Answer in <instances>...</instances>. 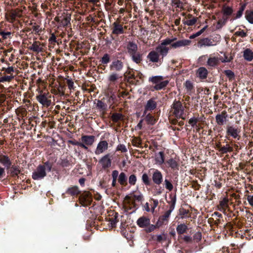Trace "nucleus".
<instances>
[{
	"mask_svg": "<svg viewBox=\"0 0 253 253\" xmlns=\"http://www.w3.org/2000/svg\"><path fill=\"white\" fill-rule=\"evenodd\" d=\"M52 165L53 162L50 161L43 162L39 165L33 172L32 178L35 180H39L44 178L46 175V172L51 170Z\"/></svg>",
	"mask_w": 253,
	"mask_h": 253,
	"instance_id": "nucleus-1",
	"label": "nucleus"
},
{
	"mask_svg": "<svg viewBox=\"0 0 253 253\" xmlns=\"http://www.w3.org/2000/svg\"><path fill=\"white\" fill-rule=\"evenodd\" d=\"M176 40V38L172 39L167 38L163 40L156 48V50L158 51L160 55H162V57L166 56L168 54L170 49V48L167 47V45L170 44Z\"/></svg>",
	"mask_w": 253,
	"mask_h": 253,
	"instance_id": "nucleus-2",
	"label": "nucleus"
},
{
	"mask_svg": "<svg viewBox=\"0 0 253 253\" xmlns=\"http://www.w3.org/2000/svg\"><path fill=\"white\" fill-rule=\"evenodd\" d=\"M172 112L177 118L185 119L184 117V107L179 101H174L172 106Z\"/></svg>",
	"mask_w": 253,
	"mask_h": 253,
	"instance_id": "nucleus-3",
	"label": "nucleus"
},
{
	"mask_svg": "<svg viewBox=\"0 0 253 253\" xmlns=\"http://www.w3.org/2000/svg\"><path fill=\"white\" fill-rule=\"evenodd\" d=\"M163 77L158 76L150 78L149 81L155 84L154 88L156 90H161L165 87L169 83L168 81H163Z\"/></svg>",
	"mask_w": 253,
	"mask_h": 253,
	"instance_id": "nucleus-4",
	"label": "nucleus"
},
{
	"mask_svg": "<svg viewBox=\"0 0 253 253\" xmlns=\"http://www.w3.org/2000/svg\"><path fill=\"white\" fill-rule=\"evenodd\" d=\"M40 94L36 96L38 101L42 106L49 107L51 103V100L48 99V93H43L42 90L39 91Z\"/></svg>",
	"mask_w": 253,
	"mask_h": 253,
	"instance_id": "nucleus-5",
	"label": "nucleus"
},
{
	"mask_svg": "<svg viewBox=\"0 0 253 253\" xmlns=\"http://www.w3.org/2000/svg\"><path fill=\"white\" fill-rule=\"evenodd\" d=\"M220 61V58L215 56L214 54H210L208 56L206 66L209 69L215 68L217 66Z\"/></svg>",
	"mask_w": 253,
	"mask_h": 253,
	"instance_id": "nucleus-6",
	"label": "nucleus"
},
{
	"mask_svg": "<svg viewBox=\"0 0 253 253\" xmlns=\"http://www.w3.org/2000/svg\"><path fill=\"white\" fill-rule=\"evenodd\" d=\"M217 42L213 39L209 38H205L200 39L198 42V46L201 48L207 46H214L216 45Z\"/></svg>",
	"mask_w": 253,
	"mask_h": 253,
	"instance_id": "nucleus-7",
	"label": "nucleus"
},
{
	"mask_svg": "<svg viewBox=\"0 0 253 253\" xmlns=\"http://www.w3.org/2000/svg\"><path fill=\"white\" fill-rule=\"evenodd\" d=\"M22 16L21 11L18 9L11 10L6 15L7 20L10 23H13L17 17H20Z\"/></svg>",
	"mask_w": 253,
	"mask_h": 253,
	"instance_id": "nucleus-8",
	"label": "nucleus"
},
{
	"mask_svg": "<svg viewBox=\"0 0 253 253\" xmlns=\"http://www.w3.org/2000/svg\"><path fill=\"white\" fill-rule=\"evenodd\" d=\"M153 170L152 180L154 183L159 185L163 181V175L158 169H152Z\"/></svg>",
	"mask_w": 253,
	"mask_h": 253,
	"instance_id": "nucleus-9",
	"label": "nucleus"
},
{
	"mask_svg": "<svg viewBox=\"0 0 253 253\" xmlns=\"http://www.w3.org/2000/svg\"><path fill=\"white\" fill-rule=\"evenodd\" d=\"M228 115L226 111H223L215 116L216 122L219 126H222L227 121Z\"/></svg>",
	"mask_w": 253,
	"mask_h": 253,
	"instance_id": "nucleus-10",
	"label": "nucleus"
},
{
	"mask_svg": "<svg viewBox=\"0 0 253 253\" xmlns=\"http://www.w3.org/2000/svg\"><path fill=\"white\" fill-rule=\"evenodd\" d=\"M157 163L159 164H164L167 167H170L172 169H177L178 164L174 159H169L166 162L165 159H158Z\"/></svg>",
	"mask_w": 253,
	"mask_h": 253,
	"instance_id": "nucleus-11",
	"label": "nucleus"
},
{
	"mask_svg": "<svg viewBox=\"0 0 253 253\" xmlns=\"http://www.w3.org/2000/svg\"><path fill=\"white\" fill-rule=\"evenodd\" d=\"M108 147V143L105 140L100 141L97 144L95 153L96 155H99L106 151Z\"/></svg>",
	"mask_w": 253,
	"mask_h": 253,
	"instance_id": "nucleus-12",
	"label": "nucleus"
},
{
	"mask_svg": "<svg viewBox=\"0 0 253 253\" xmlns=\"http://www.w3.org/2000/svg\"><path fill=\"white\" fill-rule=\"evenodd\" d=\"M191 41L188 40H181L173 42L170 43V47L173 48H177L178 47L189 45L190 44Z\"/></svg>",
	"mask_w": 253,
	"mask_h": 253,
	"instance_id": "nucleus-13",
	"label": "nucleus"
},
{
	"mask_svg": "<svg viewBox=\"0 0 253 253\" xmlns=\"http://www.w3.org/2000/svg\"><path fill=\"white\" fill-rule=\"evenodd\" d=\"M82 143L85 146H91L95 141V137L93 135H83L81 139Z\"/></svg>",
	"mask_w": 253,
	"mask_h": 253,
	"instance_id": "nucleus-14",
	"label": "nucleus"
},
{
	"mask_svg": "<svg viewBox=\"0 0 253 253\" xmlns=\"http://www.w3.org/2000/svg\"><path fill=\"white\" fill-rule=\"evenodd\" d=\"M174 209V206L171 205L169 209L163 215L161 216L159 219V221L157 223V225L160 226L164 223L165 221H167L169 218L172 211Z\"/></svg>",
	"mask_w": 253,
	"mask_h": 253,
	"instance_id": "nucleus-15",
	"label": "nucleus"
},
{
	"mask_svg": "<svg viewBox=\"0 0 253 253\" xmlns=\"http://www.w3.org/2000/svg\"><path fill=\"white\" fill-rule=\"evenodd\" d=\"M136 223L139 227L144 228L150 224V219L146 216H142L137 219Z\"/></svg>",
	"mask_w": 253,
	"mask_h": 253,
	"instance_id": "nucleus-16",
	"label": "nucleus"
},
{
	"mask_svg": "<svg viewBox=\"0 0 253 253\" xmlns=\"http://www.w3.org/2000/svg\"><path fill=\"white\" fill-rule=\"evenodd\" d=\"M124 64L123 62L119 60H116L112 62L110 66V68L111 70L120 71L122 70Z\"/></svg>",
	"mask_w": 253,
	"mask_h": 253,
	"instance_id": "nucleus-17",
	"label": "nucleus"
},
{
	"mask_svg": "<svg viewBox=\"0 0 253 253\" xmlns=\"http://www.w3.org/2000/svg\"><path fill=\"white\" fill-rule=\"evenodd\" d=\"M44 45L39 41H35L30 47V49L37 53L42 52L43 50Z\"/></svg>",
	"mask_w": 253,
	"mask_h": 253,
	"instance_id": "nucleus-18",
	"label": "nucleus"
},
{
	"mask_svg": "<svg viewBox=\"0 0 253 253\" xmlns=\"http://www.w3.org/2000/svg\"><path fill=\"white\" fill-rule=\"evenodd\" d=\"M112 34L119 35L124 33V30L122 24L116 22L113 24Z\"/></svg>",
	"mask_w": 253,
	"mask_h": 253,
	"instance_id": "nucleus-19",
	"label": "nucleus"
},
{
	"mask_svg": "<svg viewBox=\"0 0 253 253\" xmlns=\"http://www.w3.org/2000/svg\"><path fill=\"white\" fill-rule=\"evenodd\" d=\"M157 107V103L154 99H150L147 101L145 106L144 114H146L148 111H152Z\"/></svg>",
	"mask_w": 253,
	"mask_h": 253,
	"instance_id": "nucleus-20",
	"label": "nucleus"
},
{
	"mask_svg": "<svg viewBox=\"0 0 253 253\" xmlns=\"http://www.w3.org/2000/svg\"><path fill=\"white\" fill-rule=\"evenodd\" d=\"M160 54L156 50L150 51L147 55V58L149 61L154 63L158 62Z\"/></svg>",
	"mask_w": 253,
	"mask_h": 253,
	"instance_id": "nucleus-21",
	"label": "nucleus"
},
{
	"mask_svg": "<svg viewBox=\"0 0 253 253\" xmlns=\"http://www.w3.org/2000/svg\"><path fill=\"white\" fill-rule=\"evenodd\" d=\"M239 132V129L238 128L233 126H229L227 128V133L228 134L232 136L235 138L238 136V134Z\"/></svg>",
	"mask_w": 253,
	"mask_h": 253,
	"instance_id": "nucleus-22",
	"label": "nucleus"
},
{
	"mask_svg": "<svg viewBox=\"0 0 253 253\" xmlns=\"http://www.w3.org/2000/svg\"><path fill=\"white\" fill-rule=\"evenodd\" d=\"M208 74L207 69L204 67H200L197 71V75L201 79L207 78Z\"/></svg>",
	"mask_w": 253,
	"mask_h": 253,
	"instance_id": "nucleus-23",
	"label": "nucleus"
},
{
	"mask_svg": "<svg viewBox=\"0 0 253 253\" xmlns=\"http://www.w3.org/2000/svg\"><path fill=\"white\" fill-rule=\"evenodd\" d=\"M119 79V75L116 73L111 74L108 77V80L110 85H115Z\"/></svg>",
	"mask_w": 253,
	"mask_h": 253,
	"instance_id": "nucleus-24",
	"label": "nucleus"
},
{
	"mask_svg": "<svg viewBox=\"0 0 253 253\" xmlns=\"http://www.w3.org/2000/svg\"><path fill=\"white\" fill-rule=\"evenodd\" d=\"M127 52L129 55L137 52V45L133 42H129L127 45Z\"/></svg>",
	"mask_w": 253,
	"mask_h": 253,
	"instance_id": "nucleus-25",
	"label": "nucleus"
},
{
	"mask_svg": "<svg viewBox=\"0 0 253 253\" xmlns=\"http://www.w3.org/2000/svg\"><path fill=\"white\" fill-rule=\"evenodd\" d=\"M243 57L248 61H251L253 59V51L250 48L246 49L243 52Z\"/></svg>",
	"mask_w": 253,
	"mask_h": 253,
	"instance_id": "nucleus-26",
	"label": "nucleus"
},
{
	"mask_svg": "<svg viewBox=\"0 0 253 253\" xmlns=\"http://www.w3.org/2000/svg\"><path fill=\"white\" fill-rule=\"evenodd\" d=\"M217 147L219 151L222 153H226L228 152H231L232 151V148L228 144H226L225 146H222L220 144H217Z\"/></svg>",
	"mask_w": 253,
	"mask_h": 253,
	"instance_id": "nucleus-27",
	"label": "nucleus"
},
{
	"mask_svg": "<svg viewBox=\"0 0 253 253\" xmlns=\"http://www.w3.org/2000/svg\"><path fill=\"white\" fill-rule=\"evenodd\" d=\"M80 191L77 186H73L69 188L67 190L66 193L71 195V196H75L79 194Z\"/></svg>",
	"mask_w": 253,
	"mask_h": 253,
	"instance_id": "nucleus-28",
	"label": "nucleus"
},
{
	"mask_svg": "<svg viewBox=\"0 0 253 253\" xmlns=\"http://www.w3.org/2000/svg\"><path fill=\"white\" fill-rule=\"evenodd\" d=\"M187 229V226L186 224L183 223L177 225L176 227V231L178 234H182L186 232Z\"/></svg>",
	"mask_w": 253,
	"mask_h": 253,
	"instance_id": "nucleus-29",
	"label": "nucleus"
},
{
	"mask_svg": "<svg viewBox=\"0 0 253 253\" xmlns=\"http://www.w3.org/2000/svg\"><path fill=\"white\" fill-rule=\"evenodd\" d=\"M197 21V18H192L191 19H183V23L187 26H191L194 25Z\"/></svg>",
	"mask_w": 253,
	"mask_h": 253,
	"instance_id": "nucleus-30",
	"label": "nucleus"
},
{
	"mask_svg": "<svg viewBox=\"0 0 253 253\" xmlns=\"http://www.w3.org/2000/svg\"><path fill=\"white\" fill-rule=\"evenodd\" d=\"M130 56L131 57L132 60L136 63H139L142 60L141 55L137 52L134 54H130Z\"/></svg>",
	"mask_w": 253,
	"mask_h": 253,
	"instance_id": "nucleus-31",
	"label": "nucleus"
},
{
	"mask_svg": "<svg viewBox=\"0 0 253 253\" xmlns=\"http://www.w3.org/2000/svg\"><path fill=\"white\" fill-rule=\"evenodd\" d=\"M125 200H126V207H127L126 204H129L130 205V207L129 208V209H132V207H134V208L136 207L134 199H132L131 197L126 196L125 197Z\"/></svg>",
	"mask_w": 253,
	"mask_h": 253,
	"instance_id": "nucleus-32",
	"label": "nucleus"
},
{
	"mask_svg": "<svg viewBox=\"0 0 253 253\" xmlns=\"http://www.w3.org/2000/svg\"><path fill=\"white\" fill-rule=\"evenodd\" d=\"M99 163L104 168H108L111 166V159H100Z\"/></svg>",
	"mask_w": 253,
	"mask_h": 253,
	"instance_id": "nucleus-33",
	"label": "nucleus"
},
{
	"mask_svg": "<svg viewBox=\"0 0 253 253\" xmlns=\"http://www.w3.org/2000/svg\"><path fill=\"white\" fill-rule=\"evenodd\" d=\"M81 199H83L85 201L87 202H90L91 200V194L88 192H84L81 195Z\"/></svg>",
	"mask_w": 253,
	"mask_h": 253,
	"instance_id": "nucleus-34",
	"label": "nucleus"
},
{
	"mask_svg": "<svg viewBox=\"0 0 253 253\" xmlns=\"http://www.w3.org/2000/svg\"><path fill=\"white\" fill-rule=\"evenodd\" d=\"M145 120L148 124L151 125H154L156 122V119L150 114L146 115Z\"/></svg>",
	"mask_w": 253,
	"mask_h": 253,
	"instance_id": "nucleus-35",
	"label": "nucleus"
},
{
	"mask_svg": "<svg viewBox=\"0 0 253 253\" xmlns=\"http://www.w3.org/2000/svg\"><path fill=\"white\" fill-rule=\"evenodd\" d=\"M126 176L124 172H121L119 175L118 181L121 185H125L126 182Z\"/></svg>",
	"mask_w": 253,
	"mask_h": 253,
	"instance_id": "nucleus-36",
	"label": "nucleus"
},
{
	"mask_svg": "<svg viewBox=\"0 0 253 253\" xmlns=\"http://www.w3.org/2000/svg\"><path fill=\"white\" fill-rule=\"evenodd\" d=\"M14 78L13 75H5L0 77V83L9 82Z\"/></svg>",
	"mask_w": 253,
	"mask_h": 253,
	"instance_id": "nucleus-37",
	"label": "nucleus"
},
{
	"mask_svg": "<svg viewBox=\"0 0 253 253\" xmlns=\"http://www.w3.org/2000/svg\"><path fill=\"white\" fill-rule=\"evenodd\" d=\"M246 18L249 23L253 24V11H246Z\"/></svg>",
	"mask_w": 253,
	"mask_h": 253,
	"instance_id": "nucleus-38",
	"label": "nucleus"
},
{
	"mask_svg": "<svg viewBox=\"0 0 253 253\" xmlns=\"http://www.w3.org/2000/svg\"><path fill=\"white\" fill-rule=\"evenodd\" d=\"M222 11L224 15L229 16L232 14L233 12V9L229 6H224L222 9Z\"/></svg>",
	"mask_w": 253,
	"mask_h": 253,
	"instance_id": "nucleus-39",
	"label": "nucleus"
},
{
	"mask_svg": "<svg viewBox=\"0 0 253 253\" xmlns=\"http://www.w3.org/2000/svg\"><path fill=\"white\" fill-rule=\"evenodd\" d=\"M246 3L242 4L241 5V7L238 11L236 15L235 16V18L238 19L240 18L243 15V12L246 8Z\"/></svg>",
	"mask_w": 253,
	"mask_h": 253,
	"instance_id": "nucleus-40",
	"label": "nucleus"
},
{
	"mask_svg": "<svg viewBox=\"0 0 253 253\" xmlns=\"http://www.w3.org/2000/svg\"><path fill=\"white\" fill-rule=\"evenodd\" d=\"M208 28V25L205 26L201 30L190 36V39H192L201 35Z\"/></svg>",
	"mask_w": 253,
	"mask_h": 253,
	"instance_id": "nucleus-41",
	"label": "nucleus"
},
{
	"mask_svg": "<svg viewBox=\"0 0 253 253\" xmlns=\"http://www.w3.org/2000/svg\"><path fill=\"white\" fill-rule=\"evenodd\" d=\"M227 21V18H224L218 20L217 22L216 28L217 29H221L224 25H225Z\"/></svg>",
	"mask_w": 253,
	"mask_h": 253,
	"instance_id": "nucleus-42",
	"label": "nucleus"
},
{
	"mask_svg": "<svg viewBox=\"0 0 253 253\" xmlns=\"http://www.w3.org/2000/svg\"><path fill=\"white\" fill-rule=\"evenodd\" d=\"M132 144L136 147H141V140L138 138H135L132 140Z\"/></svg>",
	"mask_w": 253,
	"mask_h": 253,
	"instance_id": "nucleus-43",
	"label": "nucleus"
},
{
	"mask_svg": "<svg viewBox=\"0 0 253 253\" xmlns=\"http://www.w3.org/2000/svg\"><path fill=\"white\" fill-rule=\"evenodd\" d=\"M123 116L119 113L113 114L112 116V120L115 122H118L119 120L122 119Z\"/></svg>",
	"mask_w": 253,
	"mask_h": 253,
	"instance_id": "nucleus-44",
	"label": "nucleus"
},
{
	"mask_svg": "<svg viewBox=\"0 0 253 253\" xmlns=\"http://www.w3.org/2000/svg\"><path fill=\"white\" fill-rule=\"evenodd\" d=\"M110 56L108 54H105L102 57L101 62L102 64H106L110 62Z\"/></svg>",
	"mask_w": 253,
	"mask_h": 253,
	"instance_id": "nucleus-45",
	"label": "nucleus"
},
{
	"mask_svg": "<svg viewBox=\"0 0 253 253\" xmlns=\"http://www.w3.org/2000/svg\"><path fill=\"white\" fill-rule=\"evenodd\" d=\"M11 35L10 32H5L2 31H0V35L2 36L3 39L5 40L9 38Z\"/></svg>",
	"mask_w": 253,
	"mask_h": 253,
	"instance_id": "nucleus-46",
	"label": "nucleus"
},
{
	"mask_svg": "<svg viewBox=\"0 0 253 253\" xmlns=\"http://www.w3.org/2000/svg\"><path fill=\"white\" fill-rule=\"evenodd\" d=\"M142 181L144 183L147 185L150 184L149 178L146 173H143L142 175Z\"/></svg>",
	"mask_w": 253,
	"mask_h": 253,
	"instance_id": "nucleus-47",
	"label": "nucleus"
},
{
	"mask_svg": "<svg viewBox=\"0 0 253 253\" xmlns=\"http://www.w3.org/2000/svg\"><path fill=\"white\" fill-rule=\"evenodd\" d=\"M225 74L229 78L230 80L234 79L235 75L234 73L230 70H225L224 71Z\"/></svg>",
	"mask_w": 253,
	"mask_h": 253,
	"instance_id": "nucleus-48",
	"label": "nucleus"
},
{
	"mask_svg": "<svg viewBox=\"0 0 253 253\" xmlns=\"http://www.w3.org/2000/svg\"><path fill=\"white\" fill-rule=\"evenodd\" d=\"M234 35L242 38L246 37L247 36V33L242 30H240L239 31H236Z\"/></svg>",
	"mask_w": 253,
	"mask_h": 253,
	"instance_id": "nucleus-49",
	"label": "nucleus"
},
{
	"mask_svg": "<svg viewBox=\"0 0 253 253\" xmlns=\"http://www.w3.org/2000/svg\"><path fill=\"white\" fill-rule=\"evenodd\" d=\"M4 71V73L12 75V73L14 72V68L13 67H9L7 68H3L2 70Z\"/></svg>",
	"mask_w": 253,
	"mask_h": 253,
	"instance_id": "nucleus-50",
	"label": "nucleus"
},
{
	"mask_svg": "<svg viewBox=\"0 0 253 253\" xmlns=\"http://www.w3.org/2000/svg\"><path fill=\"white\" fill-rule=\"evenodd\" d=\"M71 143L73 144V145H77L79 147H80L81 148H83L85 149H87V147L85 146L83 143H82V141L80 142L78 141H71Z\"/></svg>",
	"mask_w": 253,
	"mask_h": 253,
	"instance_id": "nucleus-51",
	"label": "nucleus"
},
{
	"mask_svg": "<svg viewBox=\"0 0 253 253\" xmlns=\"http://www.w3.org/2000/svg\"><path fill=\"white\" fill-rule=\"evenodd\" d=\"M33 29L34 32H35L36 34H40L42 32V28L39 25H36V24L33 25Z\"/></svg>",
	"mask_w": 253,
	"mask_h": 253,
	"instance_id": "nucleus-52",
	"label": "nucleus"
},
{
	"mask_svg": "<svg viewBox=\"0 0 253 253\" xmlns=\"http://www.w3.org/2000/svg\"><path fill=\"white\" fill-rule=\"evenodd\" d=\"M129 183L131 185H134L136 181V177L135 175L132 174L129 177Z\"/></svg>",
	"mask_w": 253,
	"mask_h": 253,
	"instance_id": "nucleus-53",
	"label": "nucleus"
},
{
	"mask_svg": "<svg viewBox=\"0 0 253 253\" xmlns=\"http://www.w3.org/2000/svg\"><path fill=\"white\" fill-rule=\"evenodd\" d=\"M165 183L166 188L169 191H171L173 189L172 184L168 179H165Z\"/></svg>",
	"mask_w": 253,
	"mask_h": 253,
	"instance_id": "nucleus-54",
	"label": "nucleus"
},
{
	"mask_svg": "<svg viewBox=\"0 0 253 253\" xmlns=\"http://www.w3.org/2000/svg\"><path fill=\"white\" fill-rule=\"evenodd\" d=\"M10 171L13 175H17L20 173V170L15 167H12Z\"/></svg>",
	"mask_w": 253,
	"mask_h": 253,
	"instance_id": "nucleus-55",
	"label": "nucleus"
},
{
	"mask_svg": "<svg viewBox=\"0 0 253 253\" xmlns=\"http://www.w3.org/2000/svg\"><path fill=\"white\" fill-rule=\"evenodd\" d=\"M185 88L189 91L191 90L193 88V85L191 82L189 81H186L184 84Z\"/></svg>",
	"mask_w": 253,
	"mask_h": 253,
	"instance_id": "nucleus-56",
	"label": "nucleus"
},
{
	"mask_svg": "<svg viewBox=\"0 0 253 253\" xmlns=\"http://www.w3.org/2000/svg\"><path fill=\"white\" fill-rule=\"evenodd\" d=\"M198 121V120L197 119L195 118H192L189 120V124H190L193 127H194L196 125Z\"/></svg>",
	"mask_w": 253,
	"mask_h": 253,
	"instance_id": "nucleus-57",
	"label": "nucleus"
},
{
	"mask_svg": "<svg viewBox=\"0 0 253 253\" xmlns=\"http://www.w3.org/2000/svg\"><path fill=\"white\" fill-rule=\"evenodd\" d=\"M117 150L122 152H125L127 151L126 147L123 144H120L118 146Z\"/></svg>",
	"mask_w": 253,
	"mask_h": 253,
	"instance_id": "nucleus-58",
	"label": "nucleus"
},
{
	"mask_svg": "<svg viewBox=\"0 0 253 253\" xmlns=\"http://www.w3.org/2000/svg\"><path fill=\"white\" fill-rule=\"evenodd\" d=\"M132 197L133 198L138 201H142V199H143V196H142V194L139 193V194H133L132 195Z\"/></svg>",
	"mask_w": 253,
	"mask_h": 253,
	"instance_id": "nucleus-59",
	"label": "nucleus"
},
{
	"mask_svg": "<svg viewBox=\"0 0 253 253\" xmlns=\"http://www.w3.org/2000/svg\"><path fill=\"white\" fill-rule=\"evenodd\" d=\"M0 161L1 163L3 164L7 167H9L11 165V162L9 161V159H0Z\"/></svg>",
	"mask_w": 253,
	"mask_h": 253,
	"instance_id": "nucleus-60",
	"label": "nucleus"
},
{
	"mask_svg": "<svg viewBox=\"0 0 253 253\" xmlns=\"http://www.w3.org/2000/svg\"><path fill=\"white\" fill-rule=\"evenodd\" d=\"M233 59L232 56L228 57L225 55H224V57L223 59L220 58V61L222 62H229Z\"/></svg>",
	"mask_w": 253,
	"mask_h": 253,
	"instance_id": "nucleus-61",
	"label": "nucleus"
},
{
	"mask_svg": "<svg viewBox=\"0 0 253 253\" xmlns=\"http://www.w3.org/2000/svg\"><path fill=\"white\" fill-rule=\"evenodd\" d=\"M172 3L176 6L177 7L181 8L182 7V3L180 0H174L172 1Z\"/></svg>",
	"mask_w": 253,
	"mask_h": 253,
	"instance_id": "nucleus-62",
	"label": "nucleus"
},
{
	"mask_svg": "<svg viewBox=\"0 0 253 253\" xmlns=\"http://www.w3.org/2000/svg\"><path fill=\"white\" fill-rule=\"evenodd\" d=\"M247 200L250 205L253 207V195H248L247 197Z\"/></svg>",
	"mask_w": 253,
	"mask_h": 253,
	"instance_id": "nucleus-63",
	"label": "nucleus"
},
{
	"mask_svg": "<svg viewBox=\"0 0 253 253\" xmlns=\"http://www.w3.org/2000/svg\"><path fill=\"white\" fill-rule=\"evenodd\" d=\"M118 174H119V172L117 170H113L112 171V173L113 179L117 180V178L118 176Z\"/></svg>",
	"mask_w": 253,
	"mask_h": 253,
	"instance_id": "nucleus-64",
	"label": "nucleus"
}]
</instances>
